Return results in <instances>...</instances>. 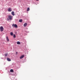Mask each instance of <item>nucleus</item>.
<instances>
[{
	"instance_id": "3",
	"label": "nucleus",
	"mask_w": 80,
	"mask_h": 80,
	"mask_svg": "<svg viewBox=\"0 0 80 80\" xmlns=\"http://www.w3.org/2000/svg\"><path fill=\"white\" fill-rule=\"evenodd\" d=\"M0 29L1 32H3V28L2 26H1L0 28Z\"/></svg>"
},
{
	"instance_id": "4",
	"label": "nucleus",
	"mask_w": 80,
	"mask_h": 80,
	"mask_svg": "<svg viewBox=\"0 0 80 80\" xmlns=\"http://www.w3.org/2000/svg\"><path fill=\"white\" fill-rule=\"evenodd\" d=\"M25 57V55H22L20 57V59H22V58H23L24 57Z\"/></svg>"
},
{
	"instance_id": "18",
	"label": "nucleus",
	"mask_w": 80,
	"mask_h": 80,
	"mask_svg": "<svg viewBox=\"0 0 80 80\" xmlns=\"http://www.w3.org/2000/svg\"><path fill=\"white\" fill-rule=\"evenodd\" d=\"M36 1H38V0H36Z\"/></svg>"
},
{
	"instance_id": "2",
	"label": "nucleus",
	"mask_w": 80,
	"mask_h": 80,
	"mask_svg": "<svg viewBox=\"0 0 80 80\" xmlns=\"http://www.w3.org/2000/svg\"><path fill=\"white\" fill-rule=\"evenodd\" d=\"M12 26L14 27L15 28H17V27H18V26H17V24H12Z\"/></svg>"
},
{
	"instance_id": "9",
	"label": "nucleus",
	"mask_w": 80,
	"mask_h": 80,
	"mask_svg": "<svg viewBox=\"0 0 80 80\" xmlns=\"http://www.w3.org/2000/svg\"><path fill=\"white\" fill-rule=\"evenodd\" d=\"M7 60L8 61H11V59H10V58H7Z\"/></svg>"
},
{
	"instance_id": "17",
	"label": "nucleus",
	"mask_w": 80,
	"mask_h": 80,
	"mask_svg": "<svg viewBox=\"0 0 80 80\" xmlns=\"http://www.w3.org/2000/svg\"><path fill=\"white\" fill-rule=\"evenodd\" d=\"M16 53L17 54V53H18L17 52H16Z\"/></svg>"
},
{
	"instance_id": "16",
	"label": "nucleus",
	"mask_w": 80,
	"mask_h": 80,
	"mask_svg": "<svg viewBox=\"0 0 80 80\" xmlns=\"http://www.w3.org/2000/svg\"><path fill=\"white\" fill-rule=\"evenodd\" d=\"M7 55H8V54H5V57H7Z\"/></svg>"
},
{
	"instance_id": "7",
	"label": "nucleus",
	"mask_w": 80,
	"mask_h": 80,
	"mask_svg": "<svg viewBox=\"0 0 80 80\" xmlns=\"http://www.w3.org/2000/svg\"><path fill=\"white\" fill-rule=\"evenodd\" d=\"M6 40L7 41V42H9V39H8V37H6Z\"/></svg>"
},
{
	"instance_id": "6",
	"label": "nucleus",
	"mask_w": 80,
	"mask_h": 80,
	"mask_svg": "<svg viewBox=\"0 0 80 80\" xmlns=\"http://www.w3.org/2000/svg\"><path fill=\"white\" fill-rule=\"evenodd\" d=\"M11 14L13 15V16H14L15 15V14L14 13V12L13 11L11 12Z\"/></svg>"
},
{
	"instance_id": "1",
	"label": "nucleus",
	"mask_w": 80,
	"mask_h": 80,
	"mask_svg": "<svg viewBox=\"0 0 80 80\" xmlns=\"http://www.w3.org/2000/svg\"><path fill=\"white\" fill-rule=\"evenodd\" d=\"M8 18L9 19H7L8 20H12V18H13V16L11 15H9L8 16Z\"/></svg>"
},
{
	"instance_id": "13",
	"label": "nucleus",
	"mask_w": 80,
	"mask_h": 80,
	"mask_svg": "<svg viewBox=\"0 0 80 80\" xmlns=\"http://www.w3.org/2000/svg\"><path fill=\"white\" fill-rule=\"evenodd\" d=\"M10 72H13V69H11L10 70Z\"/></svg>"
},
{
	"instance_id": "5",
	"label": "nucleus",
	"mask_w": 80,
	"mask_h": 80,
	"mask_svg": "<svg viewBox=\"0 0 80 80\" xmlns=\"http://www.w3.org/2000/svg\"><path fill=\"white\" fill-rule=\"evenodd\" d=\"M8 12H12V9H11V8H9L8 9Z\"/></svg>"
},
{
	"instance_id": "10",
	"label": "nucleus",
	"mask_w": 80,
	"mask_h": 80,
	"mask_svg": "<svg viewBox=\"0 0 80 80\" xmlns=\"http://www.w3.org/2000/svg\"><path fill=\"white\" fill-rule=\"evenodd\" d=\"M17 44L18 45H20V42L19 41H18L17 42Z\"/></svg>"
},
{
	"instance_id": "15",
	"label": "nucleus",
	"mask_w": 80,
	"mask_h": 80,
	"mask_svg": "<svg viewBox=\"0 0 80 80\" xmlns=\"http://www.w3.org/2000/svg\"><path fill=\"white\" fill-rule=\"evenodd\" d=\"M13 38H15L16 37V36L15 34L13 35Z\"/></svg>"
},
{
	"instance_id": "11",
	"label": "nucleus",
	"mask_w": 80,
	"mask_h": 80,
	"mask_svg": "<svg viewBox=\"0 0 80 80\" xmlns=\"http://www.w3.org/2000/svg\"><path fill=\"white\" fill-rule=\"evenodd\" d=\"M10 35H11L12 36H13V33L12 32H10Z\"/></svg>"
},
{
	"instance_id": "12",
	"label": "nucleus",
	"mask_w": 80,
	"mask_h": 80,
	"mask_svg": "<svg viewBox=\"0 0 80 80\" xmlns=\"http://www.w3.org/2000/svg\"><path fill=\"white\" fill-rule=\"evenodd\" d=\"M30 10V8H27V12H28V11H29Z\"/></svg>"
},
{
	"instance_id": "14",
	"label": "nucleus",
	"mask_w": 80,
	"mask_h": 80,
	"mask_svg": "<svg viewBox=\"0 0 80 80\" xmlns=\"http://www.w3.org/2000/svg\"><path fill=\"white\" fill-rule=\"evenodd\" d=\"M19 22H22V19H20L19 20Z\"/></svg>"
},
{
	"instance_id": "8",
	"label": "nucleus",
	"mask_w": 80,
	"mask_h": 80,
	"mask_svg": "<svg viewBox=\"0 0 80 80\" xmlns=\"http://www.w3.org/2000/svg\"><path fill=\"white\" fill-rule=\"evenodd\" d=\"M27 23H25L24 24L23 26L24 27H26V26H27Z\"/></svg>"
}]
</instances>
